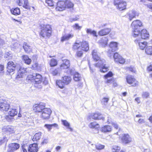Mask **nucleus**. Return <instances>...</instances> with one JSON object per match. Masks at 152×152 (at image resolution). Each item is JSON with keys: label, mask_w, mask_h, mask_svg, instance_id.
Segmentation results:
<instances>
[{"label": "nucleus", "mask_w": 152, "mask_h": 152, "mask_svg": "<svg viewBox=\"0 0 152 152\" xmlns=\"http://www.w3.org/2000/svg\"><path fill=\"white\" fill-rule=\"evenodd\" d=\"M93 58L94 61H98V62L94 64L95 67H98L100 69L101 72H105L109 70L108 67L105 64V61L103 59H100L98 53L96 50H94L92 53Z\"/></svg>", "instance_id": "1"}, {"label": "nucleus", "mask_w": 152, "mask_h": 152, "mask_svg": "<svg viewBox=\"0 0 152 152\" xmlns=\"http://www.w3.org/2000/svg\"><path fill=\"white\" fill-rule=\"evenodd\" d=\"M52 33V27L49 24L44 25L41 28L40 34L43 38L49 37Z\"/></svg>", "instance_id": "2"}, {"label": "nucleus", "mask_w": 152, "mask_h": 152, "mask_svg": "<svg viewBox=\"0 0 152 152\" xmlns=\"http://www.w3.org/2000/svg\"><path fill=\"white\" fill-rule=\"evenodd\" d=\"M88 43L86 41H83L82 42H76L73 45V49L74 50H82L86 51L89 50Z\"/></svg>", "instance_id": "3"}, {"label": "nucleus", "mask_w": 152, "mask_h": 152, "mask_svg": "<svg viewBox=\"0 0 152 152\" xmlns=\"http://www.w3.org/2000/svg\"><path fill=\"white\" fill-rule=\"evenodd\" d=\"M41 113L40 118L43 120L48 119L50 117L52 113L51 110L48 108H45Z\"/></svg>", "instance_id": "4"}, {"label": "nucleus", "mask_w": 152, "mask_h": 152, "mask_svg": "<svg viewBox=\"0 0 152 152\" xmlns=\"http://www.w3.org/2000/svg\"><path fill=\"white\" fill-rule=\"evenodd\" d=\"M92 119L95 120H100L102 119L104 120V118L103 115L99 113H94L89 114L88 116L87 119L88 120Z\"/></svg>", "instance_id": "5"}, {"label": "nucleus", "mask_w": 152, "mask_h": 152, "mask_svg": "<svg viewBox=\"0 0 152 152\" xmlns=\"http://www.w3.org/2000/svg\"><path fill=\"white\" fill-rule=\"evenodd\" d=\"M33 108L34 112L38 113H41L46 108L45 105L41 103L34 105Z\"/></svg>", "instance_id": "6"}, {"label": "nucleus", "mask_w": 152, "mask_h": 152, "mask_svg": "<svg viewBox=\"0 0 152 152\" xmlns=\"http://www.w3.org/2000/svg\"><path fill=\"white\" fill-rule=\"evenodd\" d=\"M16 64L12 61H9L7 63V72L9 73L13 72L15 70Z\"/></svg>", "instance_id": "7"}, {"label": "nucleus", "mask_w": 152, "mask_h": 152, "mask_svg": "<svg viewBox=\"0 0 152 152\" xmlns=\"http://www.w3.org/2000/svg\"><path fill=\"white\" fill-rule=\"evenodd\" d=\"M32 76L33 79L34 80L35 86L36 87L37 84H39L41 83L42 80V76L40 75L37 73L33 74Z\"/></svg>", "instance_id": "8"}, {"label": "nucleus", "mask_w": 152, "mask_h": 152, "mask_svg": "<svg viewBox=\"0 0 152 152\" xmlns=\"http://www.w3.org/2000/svg\"><path fill=\"white\" fill-rule=\"evenodd\" d=\"M20 145L18 143H13L10 144L8 146L7 152H14L18 149Z\"/></svg>", "instance_id": "9"}, {"label": "nucleus", "mask_w": 152, "mask_h": 152, "mask_svg": "<svg viewBox=\"0 0 152 152\" xmlns=\"http://www.w3.org/2000/svg\"><path fill=\"white\" fill-rule=\"evenodd\" d=\"M126 80L127 83L129 84H132V86H135L138 84L137 82L133 76L130 75L127 76Z\"/></svg>", "instance_id": "10"}, {"label": "nucleus", "mask_w": 152, "mask_h": 152, "mask_svg": "<svg viewBox=\"0 0 152 152\" xmlns=\"http://www.w3.org/2000/svg\"><path fill=\"white\" fill-rule=\"evenodd\" d=\"M113 58L116 62L123 64L125 62V59L117 53L114 54Z\"/></svg>", "instance_id": "11"}, {"label": "nucleus", "mask_w": 152, "mask_h": 152, "mask_svg": "<svg viewBox=\"0 0 152 152\" xmlns=\"http://www.w3.org/2000/svg\"><path fill=\"white\" fill-rule=\"evenodd\" d=\"M70 66V61L67 59H64L62 60V63L60 66L61 69H68Z\"/></svg>", "instance_id": "12"}, {"label": "nucleus", "mask_w": 152, "mask_h": 152, "mask_svg": "<svg viewBox=\"0 0 152 152\" xmlns=\"http://www.w3.org/2000/svg\"><path fill=\"white\" fill-rule=\"evenodd\" d=\"M65 8V1H60L57 2L56 9L57 11H62L64 10Z\"/></svg>", "instance_id": "13"}, {"label": "nucleus", "mask_w": 152, "mask_h": 152, "mask_svg": "<svg viewBox=\"0 0 152 152\" xmlns=\"http://www.w3.org/2000/svg\"><path fill=\"white\" fill-rule=\"evenodd\" d=\"M116 6L117 9L120 11H122L126 9V2L120 1L118 2V4H115Z\"/></svg>", "instance_id": "14"}, {"label": "nucleus", "mask_w": 152, "mask_h": 152, "mask_svg": "<svg viewBox=\"0 0 152 152\" xmlns=\"http://www.w3.org/2000/svg\"><path fill=\"white\" fill-rule=\"evenodd\" d=\"M133 29H138L141 26H142V23L139 20L134 21L131 24Z\"/></svg>", "instance_id": "15"}, {"label": "nucleus", "mask_w": 152, "mask_h": 152, "mask_svg": "<svg viewBox=\"0 0 152 152\" xmlns=\"http://www.w3.org/2000/svg\"><path fill=\"white\" fill-rule=\"evenodd\" d=\"M134 42L136 44L138 45L140 48L142 50H144L146 47L147 44V43L146 42H141L137 39L135 40Z\"/></svg>", "instance_id": "16"}, {"label": "nucleus", "mask_w": 152, "mask_h": 152, "mask_svg": "<svg viewBox=\"0 0 152 152\" xmlns=\"http://www.w3.org/2000/svg\"><path fill=\"white\" fill-rule=\"evenodd\" d=\"M121 140L123 142L126 144L131 142L132 139L128 134H124L121 138Z\"/></svg>", "instance_id": "17"}, {"label": "nucleus", "mask_w": 152, "mask_h": 152, "mask_svg": "<svg viewBox=\"0 0 152 152\" xmlns=\"http://www.w3.org/2000/svg\"><path fill=\"white\" fill-rule=\"evenodd\" d=\"M38 145L36 143L30 145L29 146L28 151L29 152H37L38 151Z\"/></svg>", "instance_id": "18"}, {"label": "nucleus", "mask_w": 152, "mask_h": 152, "mask_svg": "<svg viewBox=\"0 0 152 152\" xmlns=\"http://www.w3.org/2000/svg\"><path fill=\"white\" fill-rule=\"evenodd\" d=\"M27 69L25 68L22 67H20L19 70L18 71V75L17 77L20 78L23 77V75L27 72Z\"/></svg>", "instance_id": "19"}, {"label": "nucleus", "mask_w": 152, "mask_h": 152, "mask_svg": "<svg viewBox=\"0 0 152 152\" xmlns=\"http://www.w3.org/2000/svg\"><path fill=\"white\" fill-rule=\"evenodd\" d=\"M9 104L7 102L4 101L0 103V109L3 111H7L9 108Z\"/></svg>", "instance_id": "20"}, {"label": "nucleus", "mask_w": 152, "mask_h": 152, "mask_svg": "<svg viewBox=\"0 0 152 152\" xmlns=\"http://www.w3.org/2000/svg\"><path fill=\"white\" fill-rule=\"evenodd\" d=\"M109 46L110 49L109 50V51L111 50L112 52H113L118 49V43L116 42H111L109 45Z\"/></svg>", "instance_id": "21"}, {"label": "nucleus", "mask_w": 152, "mask_h": 152, "mask_svg": "<svg viewBox=\"0 0 152 152\" xmlns=\"http://www.w3.org/2000/svg\"><path fill=\"white\" fill-rule=\"evenodd\" d=\"M138 13L135 11H129L127 14V16L130 20H131L132 19L135 18L136 16H138Z\"/></svg>", "instance_id": "22"}, {"label": "nucleus", "mask_w": 152, "mask_h": 152, "mask_svg": "<svg viewBox=\"0 0 152 152\" xmlns=\"http://www.w3.org/2000/svg\"><path fill=\"white\" fill-rule=\"evenodd\" d=\"M74 37V34L72 33L65 34L61 37V41L63 42L68 40Z\"/></svg>", "instance_id": "23"}, {"label": "nucleus", "mask_w": 152, "mask_h": 152, "mask_svg": "<svg viewBox=\"0 0 152 152\" xmlns=\"http://www.w3.org/2000/svg\"><path fill=\"white\" fill-rule=\"evenodd\" d=\"M140 36L142 39H145L149 37V35L146 29H143L141 32Z\"/></svg>", "instance_id": "24"}, {"label": "nucleus", "mask_w": 152, "mask_h": 152, "mask_svg": "<svg viewBox=\"0 0 152 152\" xmlns=\"http://www.w3.org/2000/svg\"><path fill=\"white\" fill-rule=\"evenodd\" d=\"M3 131L7 133H12L14 132L13 127L12 126H8L2 129Z\"/></svg>", "instance_id": "25"}, {"label": "nucleus", "mask_w": 152, "mask_h": 152, "mask_svg": "<svg viewBox=\"0 0 152 152\" xmlns=\"http://www.w3.org/2000/svg\"><path fill=\"white\" fill-rule=\"evenodd\" d=\"M110 31V29L108 28H106L99 31L98 32L100 36L106 35L109 33Z\"/></svg>", "instance_id": "26"}, {"label": "nucleus", "mask_w": 152, "mask_h": 152, "mask_svg": "<svg viewBox=\"0 0 152 152\" xmlns=\"http://www.w3.org/2000/svg\"><path fill=\"white\" fill-rule=\"evenodd\" d=\"M108 39L107 37H104L99 41V43L103 47H104L107 45L108 42Z\"/></svg>", "instance_id": "27"}, {"label": "nucleus", "mask_w": 152, "mask_h": 152, "mask_svg": "<svg viewBox=\"0 0 152 152\" xmlns=\"http://www.w3.org/2000/svg\"><path fill=\"white\" fill-rule=\"evenodd\" d=\"M72 78L69 76H64L62 77V81L65 85H67L71 82Z\"/></svg>", "instance_id": "28"}, {"label": "nucleus", "mask_w": 152, "mask_h": 152, "mask_svg": "<svg viewBox=\"0 0 152 152\" xmlns=\"http://www.w3.org/2000/svg\"><path fill=\"white\" fill-rule=\"evenodd\" d=\"M111 130L112 128L109 125L104 126L102 127L101 129V131L104 133L111 132Z\"/></svg>", "instance_id": "29"}, {"label": "nucleus", "mask_w": 152, "mask_h": 152, "mask_svg": "<svg viewBox=\"0 0 152 152\" xmlns=\"http://www.w3.org/2000/svg\"><path fill=\"white\" fill-rule=\"evenodd\" d=\"M86 32L88 34L92 35L94 37H97L98 36L97 35L96 32L94 31L93 30L90 28H87L86 29Z\"/></svg>", "instance_id": "30"}, {"label": "nucleus", "mask_w": 152, "mask_h": 152, "mask_svg": "<svg viewBox=\"0 0 152 152\" xmlns=\"http://www.w3.org/2000/svg\"><path fill=\"white\" fill-rule=\"evenodd\" d=\"M23 48L26 53H28L31 50L30 46L26 42L24 43Z\"/></svg>", "instance_id": "31"}, {"label": "nucleus", "mask_w": 152, "mask_h": 152, "mask_svg": "<svg viewBox=\"0 0 152 152\" xmlns=\"http://www.w3.org/2000/svg\"><path fill=\"white\" fill-rule=\"evenodd\" d=\"M73 79L75 81H80L81 78V76L79 73L77 72L73 74Z\"/></svg>", "instance_id": "32"}, {"label": "nucleus", "mask_w": 152, "mask_h": 152, "mask_svg": "<svg viewBox=\"0 0 152 152\" xmlns=\"http://www.w3.org/2000/svg\"><path fill=\"white\" fill-rule=\"evenodd\" d=\"M8 114L10 116L13 117L16 115L18 113V111L15 108L10 109L8 113Z\"/></svg>", "instance_id": "33"}, {"label": "nucleus", "mask_w": 152, "mask_h": 152, "mask_svg": "<svg viewBox=\"0 0 152 152\" xmlns=\"http://www.w3.org/2000/svg\"><path fill=\"white\" fill-rule=\"evenodd\" d=\"M11 13L15 15H19L20 13V10L18 8H16L15 9H13L11 10Z\"/></svg>", "instance_id": "34"}, {"label": "nucleus", "mask_w": 152, "mask_h": 152, "mask_svg": "<svg viewBox=\"0 0 152 152\" xmlns=\"http://www.w3.org/2000/svg\"><path fill=\"white\" fill-rule=\"evenodd\" d=\"M89 128L92 129H97L99 127V125L96 122L91 123L88 125Z\"/></svg>", "instance_id": "35"}, {"label": "nucleus", "mask_w": 152, "mask_h": 152, "mask_svg": "<svg viewBox=\"0 0 152 152\" xmlns=\"http://www.w3.org/2000/svg\"><path fill=\"white\" fill-rule=\"evenodd\" d=\"M23 58L25 63L28 64H29L31 63V60L27 55H23Z\"/></svg>", "instance_id": "36"}, {"label": "nucleus", "mask_w": 152, "mask_h": 152, "mask_svg": "<svg viewBox=\"0 0 152 152\" xmlns=\"http://www.w3.org/2000/svg\"><path fill=\"white\" fill-rule=\"evenodd\" d=\"M41 136V132H38L36 133L32 139L33 141H37L40 139Z\"/></svg>", "instance_id": "37"}, {"label": "nucleus", "mask_w": 152, "mask_h": 152, "mask_svg": "<svg viewBox=\"0 0 152 152\" xmlns=\"http://www.w3.org/2000/svg\"><path fill=\"white\" fill-rule=\"evenodd\" d=\"M62 122L63 125L68 129H70L71 132H72L73 130V129L70 127V124L66 120H62Z\"/></svg>", "instance_id": "38"}, {"label": "nucleus", "mask_w": 152, "mask_h": 152, "mask_svg": "<svg viewBox=\"0 0 152 152\" xmlns=\"http://www.w3.org/2000/svg\"><path fill=\"white\" fill-rule=\"evenodd\" d=\"M56 85L58 86L59 88L62 89L64 88L65 84L61 80H58L56 81Z\"/></svg>", "instance_id": "39"}, {"label": "nucleus", "mask_w": 152, "mask_h": 152, "mask_svg": "<svg viewBox=\"0 0 152 152\" xmlns=\"http://www.w3.org/2000/svg\"><path fill=\"white\" fill-rule=\"evenodd\" d=\"M145 52L148 55H152V46L146 47L145 49Z\"/></svg>", "instance_id": "40"}, {"label": "nucleus", "mask_w": 152, "mask_h": 152, "mask_svg": "<svg viewBox=\"0 0 152 152\" xmlns=\"http://www.w3.org/2000/svg\"><path fill=\"white\" fill-rule=\"evenodd\" d=\"M66 8H71L74 6L73 4L70 1L67 0L65 1Z\"/></svg>", "instance_id": "41"}, {"label": "nucleus", "mask_w": 152, "mask_h": 152, "mask_svg": "<svg viewBox=\"0 0 152 152\" xmlns=\"http://www.w3.org/2000/svg\"><path fill=\"white\" fill-rule=\"evenodd\" d=\"M132 35L134 37H138L140 34V31L138 29H133Z\"/></svg>", "instance_id": "42"}, {"label": "nucleus", "mask_w": 152, "mask_h": 152, "mask_svg": "<svg viewBox=\"0 0 152 152\" xmlns=\"http://www.w3.org/2000/svg\"><path fill=\"white\" fill-rule=\"evenodd\" d=\"M149 96V93L148 92H143L142 94V97L144 99H147L148 98Z\"/></svg>", "instance_id": "43"}, {"label": "nucleus", "mask_w": 152, "mask_h": 152, "mask_svg": "<svg viewBox=\"0 0 152 152\" xmlns=\"http://www.w3.org/2000/svg\"><path fill=\"white\" fill-rule=\"evenodd\" d=\"M24 4L23 7L26 9H29L30 7L28 5V0H23Z\"/></svg>", "instance_id": "44"}, {"label": "nucleus", "mask_w": 152, "mask_h": 152, "mask_svg": "<svg viewBox=\"0 0 152 152\" xmlns=\"http://www.w3.org/2000/svg\"><path fill=\"white\" fill-rule=\"evenodd\" d=\"M121 148L117 146H113L112 148V151L113 152H118L120 150Z\"/></svg>", "instance_id": "45"}, {"label": "nucleus", "mask_w": 152, "mask_h": 152, "mask_svg": "<svg viewBox=\"0 0 152 152\" xmlns=\"http://www.w3.org/2000/svg\"><path fill=\"white\" fill-rule=\"evenodd\" d=\"M57 64V61L56 60L54 59H52L50 63V65L51 66H56Z\"/></svg>", "instance_id": "46"}, {"label": "nucleus", "mask_w": 152, "mask_h": 152, "mask_svg": "<svg viewBox=\"0 0 152 152\" xmlns=\"http://www.w3.org/2000/svg\"><path fill=\"white\" fill-rule=\"evenodd\" d=\"M33 69L34 70H38L40 69V67L37 63H36L32 65Z\"/></svg>", "instance_id": "47"}, {"label": "nucleus", "mask_w": 152, "mask_h": 152, "mask_svg": "<svg viewBox=\"0 0 152 152\" xmlns=\"http://www.w3.org/2000/svg\"><path fill=\"white\" fill-rule=\"evenodd\" d=\"M79 19V16L78 15H76L75 16L71 17L69 18V21L70 22L75 21Z\"/></svg>", "instance_id": "48"}, {"label": "nucleus", "mask_w": 152, "mask_h": 152, "mask_svg": "<svg viewBox=\"0 0 152 152\" xmlns=\"http://www.w3.org/2000/svg\"><path fill=\"white\" fill-rule=\"evenodd\" d=\"M72 27L75 30H80L82 28V27L79 25L78 23H76L73 25Z\"/></svg>", "instance_id": "49"}, {"label": "nucleus", "mask_w": 152, "mask_h": 152, "mask_svg": "<svg viewBox=\"0 0 152 152\" xmlns=\"http://www.w3.org/2000/svg\"><path fill=\"white\" fill-rule=\"evenodd\" d=\"M104 147V145H102L100 144H97L96 145V148L97 150H101L103 149Z\"/></svg>", "instance_id": "50"}, {"label": "nucleus", "mask_w": 152, "mask_h": 152, "mask_svg": "<svg viewBox=\"0 0 152 152\" xmlns=\"http://www.w3.org/2000/svg\"><path fill=\"white\" fill-rule=\"evenodd\" d=\"M45 2L48 5L52 7L54 5L53 2L51 0H46Z\"/></svg>", "instance_id": "51"}, {"label": "nucleus", "mask_w": 152, "mask_h": 152, "mask_svg": "<svg viewBox=\"0 0 152 152\" xmlns=\"http://www.w3.org/2000/svg\"><path fill=\"white\" fill-rule=\"evenodd\" d=\"M50 71L53 75H57L58 72V69H52L50 70Z\"/></svg>", "instance_id": "52"}, {"label": "nucleus", "mask_w": 152, "mask_h": 152, "mask_svg": "<svg viewBox=\"0 0 152 152\" xmlns=\"http://www.w3.org/2000/svg\"><path fill=\"white\" fill-rule=\"evenodd\" d=\"M12 55L11 54V53L10 52H7L4 55V57L5 58H7L9 57V58H10L12 57Z\"/></svg>", "instance_id": "53"}, {"label": "nucleus", "mask_w": 152, "mask_h": 152, "mask_svg": "<svg viewBox=\"0 0 152 152\" xmlns=\"http://www.w3.org/2000/svg\"><path fill=\"white\" fill-rule=\"evenodd\" d=\"M109 98H104L102 100V103L104 104L107 103L109 100Z\"/></svg>", "instance_id": "54"}, {"label": "nucleus", "mask_w": 152, "mask_h": 152, "mask_svg": "<svg viewBox=\"0 0 152 152\" xmlns=\"http://www.w3.org/2000/svg\"><path fill=\"white\" fill-rule=\"evenodd\" d=\"M113 75V73L111 72H110L107 74L104 75V77L106 79L108 77H111Z\"/></svg>", "instance_id": "55"}, {"label": "nucleus", "mask_w": 152, "mask_h": 152, "mask_svg": "<svg viewBox=\"0 0 152 152\" xmlns=\"http://www.w3.org/2000/svg\"><path fill=\"white\" fill-rule=\"evenodd\" d=\"M10 116L9 115H6L5 117V118L8 121H11L13 119V118L10 117Z\"/></svg>", "instance_id": "56"}, {"label": "nucleus", "mask_w": 152, "mask_h": 152, "mask_svg": "<svg viewBox=\"0 0 152 152\" xmlns=\"http://www.w3.org/2000/svg\"><path fill=\"white\" fill-rule=\"evenodd\" d=\"M44 127H46L49 131H50L52 129L50 124H45L44 125Z\"/></svg>", "instance_id": "57"}, {"label": "nucleus", "mask_w": 152, "mask_h": 152, "mask_svg": "<svg viewBox=\"0 0 152 152\" xmlns=\"http://www.w3.org/2000/svg\"><path fill=\"white\" fill-rule=\"evenodd\" d=\"M83 54L82 51H78L76 53L77 56L78 57H81L82 56Z\"/></svg>", "instance_id": "58"}, {"label": "nucleus", "mask_w": 152, "mask_h": 152, "mask_svg": "<svg viewBox=\"0 0 152 152\" xmlns=\"http://www.w3.org/2000/svg\"><path fill=\"white\" fill-rule=\"evenodd\" d=\"M111 124L116 129H118V126L117 124H116L115 122H112Z\"/></svg>", "instance_id": "59"}, {"label": "nucleus", "mask_w": 152, "mask_h": 152, "mask_svg": "<svg viewBox=\"0 0 152 152\" xmlns=\"http://www.w3.org/2000/svg\"><path fill=\"white\" fill-rule=\"evenodd\" d=\"M138 123L140 124L144 123L145 122L144 120L142 118H140L139 119L138 121Z\"/></svg>", "instance_id": "60"}, {"label": "nucleus", "mask_w": 152, "mask_h": 152, "mask_svg": "<svg viewBox=\"0 0 152 152\" xmlns=\"http://www.w3.org/2000/svg\"><path fill=\"white\" fill-rule=\"evenodd\" d=\"M114 81L112 79H108L107 81V83H113Z\"/></svg>", "instance_id": "61"}, {"label": "nucleus", "mask_w": 152, "mask_h": 152, "mask_svg": "<svg viewBox=\"0 0 152 152\" xmlns=\"http://www.w3.org/2000/svg\"><path fill=\"white\" fill-rule=\"evenodd\" d=\"M107 122L109 124H111L112 122H113V121H112L111 118L110 117H108Z\"/></svg>", "instance_id": "62"}, {"label": "nucleus", "mask_w": 152, "mask_h": 152, "mask_svg": "<svg viewBox=\"0 0 152 152\" xmlns=\"http://www.w3.org/2000/svg\"><path fill=\"white\" fill-rule=\"evenodd\" d=\"M22 149L23 152H27L26 150V149L25 146L24 145H23L22 147Z\"/></svg>", "instance_id": "63"}, {"label": "nucleus", "mask_w": 152, "mask_h": 152, "mask_svg": "<svg viewBox=\"0 0 152 152\" xmlns=\"http://www.w3.org/2000/svg\"><path fill=\"white\" fill-rule=\"evenodd\" d=\"M148 70L149 71H152V64L150 65L148 67Z\"/></svg>", "instance_id": "64"}]
</instances>
